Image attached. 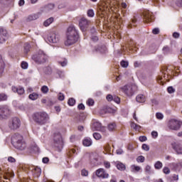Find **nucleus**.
<instances>
[{"mask_svg":"<svg viewBox=\"0 0 182 182\" xmlns=\"http://www.w3.org/2000/svg\"><path fill=\"white\" fill-rule=\"evenodd\" d=\"M79 40V32L75 26L71 25L68 27L66 33V40L65 41V46L75 45Z\"/></svg>","mask_w":182,"mask_h":182,"instance_id":"nucleus-1","label":"nucleus"},{"mask_svg":"<svg viewBox=\"0 0 182 182\" xmlns=\"http://www.w3.org/2000/svg\"><path fill=\"white\" fill-rule=\"evenodd\" d=\"M33 120L38 126H45V124L50 123V118L49 117V114L45 112H36L33 114Z\"/></svg>","mask_w":182,"mask_h":182,"instance_id":"nucleus-2","label":"nucleus"},{"mask_svg":"<svg viewBox=\"0 0 182 182\" xmlns=\"http://www.w3.org/2000/svg\"><path fill=\"white\" fill-rule=\"evenodd\" d=\"M11 144L17 150L22 151L26 149V142H25L23 137L19 134H14L11 136Z\"/></svg>","mask_w":182,"mask_h":182,"instance_id":"nucleus-3","label":"nucleus"},{"mask_svg":"<svg viewBox=\"0 0 182 182\" xmlns=\"http://www.w3.org/2000/svg\"><path fill=\"white\" fill-rule=\"evenodd\" d=\"M31 59L36 63H45L48 60V55L43 50H39L36 54L32 55Z\"/></svg>","mask_w":182,"mask_h":182,"instance_id":"nucleus-4","label":"nucleus"},{"mask_svg":"<svg viewBox=\"0 0 182 182\" xmlns=\"http://www.w3.org/2000/svg\"><path fill=\"white\" fill-rule=\"evenodd\" d=\"M53 146L57 151H61L63 149V139L59 132L54 134Z\"/></svg>","mask_w":182,"mask_h":182,"instance_id":"nucleus-5","label":"nucleus"},{"mask_svg":"<svg viewBox=\"0 0 182 182\" xmlns=\"http://www.w3.org/2000/svg\"><path fill=\"white\" fill-rule=\"evenodd\" d=\"M121 90L125 93L129 97H132L134 93L137 91V85L134 84H129L124 85L120 88Z\"/></svg>","mask_w":182,"mask_h":182,"instance_id":"nucleus-6","label":"nucleus"},{"mask_svg":"<svg viewBox=\"0 0 182 182\" xmlns=\"http://www.w3.org/2000/svg\"><path fill=\"white\" fill-rule=\"evenodd\" d=\"M25 168L26 171H29V173H32L34 178H39V177H41L42 173V169H41V168L33 165H27L25 166Z\"/></svg>","mask_w":182,"mask_h":182,"instance_id":"nucleus-7","label":"nucleus"},{"mask_svg":"<svg viewBox=\"0 0 182 182\" xmlns=\"http://www.w3.org/2000/svg\"><path fill=\"white\" fill-rule=\"evenodd\" d=\"M8 126L11 130H16L21 127V119L18 117L11 118L9 121Z\"/></svg>","mask_w":182,"mask_h":182,"instance_id":"nucleus-8","label":"nucleus"},{"mask_svg":"<svg viewBox=\"0 0 182 182\" xmlns=\"http://www.w3.org/2000/svg\"><path fill=\"white\" fill-rule=\"evenodd\" d=\"M47 41L50 45H58L60 41V37L56 33H50L47 36Z\"/></svg>","mask_w":182,"mask_h":182,"instance_id":"nucleus-9","label":"nucleus"},{"mask_svg":"<svg viewBox=\"0 0 182 182\" xmlns=\"http://www.w3.org/2000/svg\"><path fill=\"white\" fill-rule=\"evenodd\" d=\"M181 126V122L177 119H171L168 122V127L171 130H178Z\"/></svg>","mask_w":182,"mask_h":182,"instance_id":"nucleus-10","label":"nucleus"},{"mask_svg":"<svg viewBox=\"0 0 182 182\" xmlns=\"http://www.w3.org/2000/svg\"><path fill=\"white\" fill-rule=\"evenodd\" d=\"M11 112L9 111V108L8 107L3 105L0 107V119L4 120V119H6L8 116H9Z\"/></svg>","mask_w":182,"mask_h":182,"instance_id":"nucleus-11","label":"nucleus"},{"mask_svg":"<svg viewBox=\"0 0 182 182\" xmlns=\"http://www.w3.org/2000/svg\"><path fill=\"white\" fill-rule=\"evenodd\" d=\"M90 24V21L86 19L85 18H82L79 21V26L82 32H85V31L89 28Z\"/></svg>","mask_w":182,"mask_h":182,"instance_id":"nucleus-12","label":"nucleus"},{"mask_svg":"<svg viewBox=\"0 0 182 182\" xmlns=\"http://www.w3.org/2000/svg\"><path fill=\"white\" fill-rule=\"evenodd\" d=\"M91 129L93 132H105V127H102V124L98 121H95L92 123Z\"/></svg>","mask_w":182,"mask_h":182,"instance_id":"nucleus-13","label":"nucleus"},{"mask_svg":"<svg viewBox=\"0 0 182 182\" xmlns=\"http://www.w3.org/2000/svg\"><path fill=\"white\" fill-rule=\"evenodd\" d=\"M107 8H110L112 11L117 9L119 5H117V1L114 0H105L104 1Z\"/></svg>","mask_w":182,"mask_h":182,"instance_id":"nucleus-14","label":"nucleus"},{"mask_svg":"<svg viewBox=\"0 0 182 182\" xmlns=\"http://www.w3.org/2000/svg\"><path fill=\"white\" fill-rule=\"evenodd\" d=\"M144 16V22H151L153 19H154V16H153V13H151L150 11H145L143 13Z\"/></svg>","mask_w":182,"mask_h":182,"instance_id":"nucleus-15","label":"nucleus"},{"mask_svg":"<svg viewBox=\"0 0 182 182\" xmlns=\"http://www.w3.org/2000/svg\"><path fill=\"white\" fill-rule=\"evenodd\" d=\"M96 176L100 178H109V173L102 168L96 171Z\"/></svg>","mask_w":182,"mask_h":182,"instance_id":"nucleus-16","label":"nucleus"},{"mask_svg":"<svg viewBox=\"0 0 182 182\" xmlns=\"http://www.w3.org/2000/svg\"><path fill=\"white\" fill-rule=\"evenodd\" d=\"M171 147L177 153V154H182V146L178 142H173Z\"/></svg>","mask_w":182,"mask_h":182,"instance_id":"nucleus-17","label":"nucleus"},{"mask_svg":"<svg viewBox=\"0 0 182 182\" xmlns=\"http://www.w3.org/2000/svg\"><path fill=\"white\" fill-rule=\"evenodd\" d=\"M11 90L14 92V93H18V95H22L25 93V89L21 86L16 87L13 85L11 87Z\"/></svg>","mask_w":182,"mask_h":182,"instance_id":"nucleus-18","label":"nucleus"},{"mask_svg":"<svg viewBox=\"0 0 182 182\" xmlns=\"http://www.w3.org/2000/svg\"><path fill=\"white\" fill-rule=\"evenodd\" d=\"M8 39V33L6 30L0 28V43H4Z\"/></svg>","mask_w":182,"mask_h":182,"instance_id":"nucleus-19","label":"nucleus"},{"mask_svg":"<svg viewBox=\"0 0 182 182\" xmlns=\"http://www.w3.org/2000/svg\"><path fill=\"white\" fill-rule=\"evenodd\" d=\"M38 71L39 73H42V72H44L45 75H52V68L50 66H47L44 68H38Z\"/></svg>","mask_w":182,"mask_h":182,"instance_id":"nucleus-20","label":"nucleus"},{"mask_svg":"<svg viewBox=\"0 0 182 182\" xmlns=\"http://www.w3.org/2000/svg\"><path fill=\"white\" fill-rule=\"evenodd\" d=\"M82 144L85 147H90V146L93 144V141H92V139L89 137H85L82 141Z\"/></svg>","mask_w":182,"mask_h":182,"instance_id":"nucleus-21","label":"nucleus"},{"mask_svg":"<svg viewBox=\"0 0 182 182\" xmlns=\"http://www.w3.org/2000/svg\"><path fill=\"white\" fill-rule=\"evenodd\" d=\"M39 16H41V13H37L35 14H31L27 17V21H36V19H38Z\"/></svg>","mask_w":182,"mask_h":182,"instance_id":"nucleus-22","label":"nucleus"},{"mask_svg":"<svg viewBox=\"0 0 182 182\" xmlns=\"http://www.w3.org/2000/svg\"><path fill=\"white\" fill-rule=\"evenodd\" d=\"M116 167L118 170H120V171H124V170H126V165L120 161L116 162Z\"/></svg>","mask_w":182,"mask_h":182,"instance_id":"nucleus-23","label":"nucleus"},{"mask_svg":"<svg viewBox=\"0 0 182 182\" xmlns=\"http://www.w3.org/2000/svg\"><path fill=\"white\" fill-rule=\"evenodd\" d=\"M96 52L98 53H106V51L107 50V48L105 46H100L98 48H95Z\"/></svg>","mask_w":182,"mask_h":182,"instance_id":"nucleus-24","label":"nucleus"},{"mask_svg":"<svg viewBox=\"0 0 182 182\" xmlns=\"http://www.w3.org/2000/svg\"><path fill=\"white\" fill-rule=\"evenodd\" d=\"M136 100L138 103H144V102H146V96L144 95H138L136 97Z\"/></svg>","mask_w":182,"mask_h":182,"instance_id":"nucleus-25","label":"nucleus"},{"mask_svg":"<svg viewBox=\"0 0 182 182\" xmlns=\"http://www.w3.org/2000/svg\"><path fill=\"white\" fill-rule=\"evenodd\" d=\"M132 173H139L141 170V167L136 166L135 164L130 166Z\"/></svg>","mask_w":182,"mask_h":182,"instance_id":"nucleus-26","label":"nucleus"},{"mask_svg":"<svg viewBox=\"0 0 182 182\" xmlns=\"http://www.w3.org/2000/svg\"><path fill=\"white\" fill-rule=\"evenodd\" d=\"M131 127L136 132H140L141 130V127L134 122L131 123Z\"/></svg>","mask_w":182,"mask_h":182,"instance_id":"nucleus-27","label":"nucleus"},{"mask_svg":"<svg viewBox=\"0 0 182 182\" xmlns=\"http://www.w3.org/2000/svg\"><path fill=\"white\" fill-rule=\"evenodd\" d=\"M4 68H5V64L4 63V60H2V57L0 55V76H2Z\"/></svg>","mask_w":182,"mask_h":182,"instance_id":"nucleus-28","label":"nucleus"},{"mask_svg":"<svg viewBox=\"0 0 182 182\" xmlns=\"http://www.w3.org/2000/svg\"><path fill=\"white\" fill-rule=\"evenodd\" d=\"M38 97H39V94L36 92H33L28 96V99H30V100H37Z\"/></svg>","mask_w":182,"mask_h":182,"instance_id":"nucleus-29","label":"nucleus"},{"mask_svg":"<svg viewBox=\"0 0 182 182\" xmlns=\"http://www.w3.org/2000/svg\"><path fill=\"white\" fill-rule=\"evenodd\" d=\"M58 64L62 66V68H65V66L68 65V60L66 58H63L58 60Z\"/></svg>","mask_w":182,"mask_h":182,"instance_id":"nucleus-30","label":"nucleus"},{"mask_svg":"<svg viewBox=\"0 0 182 182\" xmlns=\"http://www.w3.org/2000/svg\"><path fill=\"white\" fill-rule=\"evenodd\" d=\"M53 22V17H50L43 22V26L46 27L49 26Z\"/></svg>","mask_w":182,"mask_h":182,"instance_id":"nucleus-31","label":"nucleus"},{"mask_svg":"<svg viewBox=\"0 0 182 182\" xmlns=\"http://www.w3.org/2000/svg\"><path fill=\"white\" fill-rule=\"evenodd\" d=\"M154 167L156 170H161V168H163V163H161V161H157L154 164Z\"/></svg>","mask_w":182,"mask_h":182,"instance_id":"nucleus-32","label":"nucleus"},{"mask_svg":"<svg viewBox=\"0 0 182 182\" xmlns=\"http://www.w3.org/2000/svg\"><path fill=\"white\" fill-rule=\"evenodd\" d=\"M162 52L164 55H168V53H171V50H170V48H168V46H165L163 48Z\"/></svg>","mask_w":182,"mask_h":182,"instance_id":"nucleus-33","label":"nucleus"},{"mask_svg":"<svg viewBox=\"0 0 182 182\" xmlns=\"http://www.w3.org/2000/svg\"><path fill=\"white\" fill-rule=\"evenodd\" d=\"M136 22H137V20L136 18H132V21H129L127 23L128 28H132V26H136Z\"/></svg>","mask_w":182,"mask_h":182,"instance_id":"nucleus-34","label":"nucleus"},{"mask_svg":"<svg viewBox=\"0 0 182 182\" xmlns=\"http://www.w3.org/2000/svg\"><path fill=\"white\" fill-rule=\"evenodd\" d=\"M31 150H33L36 153L39 151V147L38 146V145L35 142L31 144Z\"/></svg>","mask_w":182,"mask_h":182,"instance_id":"nucleus-35","label":"nucleus"},{"mask_svg":"<svg viewBox=\"0 0 182 182\" xmlns=\"http://www.w3.org/2000/svg\"><path fill=\"white\" fill-rule=\"evenodd\" d=\"M31 50V44L26 43L24 44V53H28Z\"/></svg>","mask_w":182,"mask_h":182,"instance_id":"nucleus-36","label":"nucleus"},{"mask_svg":"<svg viewBox=\"0 0 182 182\" xmlns=\"http://www.w3.org/2000/svg\"><path fill=\"white\" fill-rule=\"evenodd\" d=\"M21 69L26 70L29 68V65L26 61H22L21 63Z\"/></svg>","mask_w":182,"mask_h":182,"instance_id":"nucleus-37","label":"nucleus"},{"mask_svg":"<svg viewBox=\"0 0 182 182\" xmlns=\"http://www.w3.org/2000/svg\"><path fill=\"white\" fill-rule=\"evenodd\" d=\"M41 90L42 93H43L44 95H46V93L49 92V87H48V86L46 85H43V87H41Z\"/></svg>","mask_w":182,"mask_h":182,"instance_id":"nucleus-38","label":"nucleus"},{"mask_svg":"<svg viewBox=\"0 0 182 182\" xmlns=\"http://www.w3.org/2000/svg\"><path fill=\"white\" fill-rule=\"evenodd\" d=\"M7 100H8V95H6L5 93L0 94V102H4Z\"/></svg>","mask_w":182,"mask_h":182,"instance_id":"nucleus-39","label":"nucleus"},{"mask_svg":"<svg viewBox=\"0 0 182 182\" xmlns=\"http://www.w3.org/2000/svg\"><path fill=\"white\" fill-rule=\"evenodd\" d=\"M114 129H116L115 123H111L108 125V130H109V132H113V130H114Z\"/></svg>","mask_w":182,"mask_h":182,"instance_id":"nucleus-40","label":"nucleus"},{"mask_svg":"<svg viewBox=\"0 0 182 182\" xmlns=\"http://www.w3.org/2000/svg\"><path fill=\"white\" fill-rule=\"evenodd\" d=\"M76 103V100L74 98H70L68 102V105L69 106H75V104Z\"/></svg>","mask_w":182,"mask_h":182,"instance_id":"nucleus-41","label":"nucleus"},{"mask_svg":"<svg viewBox=\"0 0 182 182\" xmlns=\"http://www.w3.org/2000/svg\"><path fill=\"white\" fill-rule=\"evenodd\" d=\"M156 117L158 119V120H163V119H164V115L161 112H157L156 114Z\"/></svg>","mask_w":182,"mask_h":182,"instance_id":"nucleus-42","label":"nucleus"},{"mask_svg":"<svg viewBox=\"0 0 182 182\" xmlns=\"http://www.w3.org/2000/svg\"><path fill=\"white\" fill-rule=\"evenodd\" d=\"M93 137L95 140H100V139H102V135L100 133L95 132L93 134Z\"/></svg>","mask_w":182,"mask_h":182,"instance_id":"nucleus-43","label":"nucleus"},{"mask_svg":"<svg viewBox=\"0 0 182 182\" xmlns=\"http://www.w3.org/2000/svg\"><path fill=\"white\" fill-rule=\"evenodd\" d=\"M87 16H89V18H93V16H95V11L93 9H89L87 11Z\"/></svg>","mask_w":182,"mask_h":182,"instance_id":"nucleus-44","label":"nucleus"},{"mask_svg":"<svg viewBox=\"0 0 182 182\" xmlns=\"http://www.w3.org/2000/svg\"><path fill=\"white\" fill-rule=\"evenodd\" d=\"M145 171L146 173H147V174H151V173H153V171H151V166H150L149 165H147L145 167Z\"/></svg>","mask_w":182,"mask_h":182,"instance_id":"nucleus-45","label":"nucleus"},{"mask_svg":"<svg viewBox=\"0 0 182 182\" xmlns=\"http://www.w3.org/2000/svg\"><path fill=\"white\" fill-rule=\"evenodd\" d=\"M144 156H139L136 158V161L137 163H144Z\"/></svg>","mask_w":182,"mask_h":182,"instance_id":"nucleus-46","label":"nucleus"},{"mask_svg":"<svg viewBox=\"0 0 182 182\" xmlns=\"http://www.w3.org/2000/svg\"><path fill=\"white\" fill-rule=\"evenodd\" d=\"M120 64L122 68H127L129 66V61L122 60Z\"/></svg>","mask_w":182,"mask_h":182,"instance_id":"nucleus-47","label":"nucleus"},{"mask_svg":"<svg viewBox=\"0 0 182 182\" xmlns=\"http://www.w3.org/2000/svg\"><path fill=\"white\" fill-rule=\"evenodd\" d=\"M53 8H55V4H48V5L46 6V9L48 11H50V10L53 9Z\"/></svg>","mask_w":182,"mask_h":182,"instance_id":"nucleus-48","label":"nucleus"},{"mask_svg":"<svg viewBox=\"0 0 182 182\" xmlns=\"http://www.w3.org/2000/svg\"><path fill=\"white\" fill-rule=\"evenodd\" d=\"M9 177H14V174L11 173H8L4 175V178L5 180H9Z\"/></svg>","mask_w":182,"mask_h":182,"instance_id":"nucleus-49","label":"nucleus"},{"mask_svg":"<svg viewBox=\"0 0 182 182\" xmlns=\"http://www.w3.org/2000/svg\"><path fill=\"white\" fill-rule=\"evenodd\" d=\"M112 102H114L115 103H117V105H119V103H120V98L116 95H114Z\"/></svg>","mask_w":182,"mask_h":182,"instance_id":"nucleus-50","label":"nucleus"},{"mask_svg":"<svg viewBox=\"0 0 182 182\" xmlns=\"http://www.w3.org/2000/svg\"><path fill=\"white\" fill-rule=\"evenodd\" d=\"M142 150H145V151H149V150H150V147L149 146V145L144 144H142Z\"/></svg>","mask_w":182,"mask_h":182,"instance_id":"nucleus-51","label":"nucleus"},{"mask_svg":"<svg viewBox=\"0 0 182 182\" xmlns=\"http://www.w3.org/2000/svg\"><path fill=\"white\" fill-rule=\"evenodd\" d=\"M81 174L82 176H83L84 177H87V176H89V172L87 171H86L85 169H82L81 171Z\"/></svg>","mask_w":182,"mask_h":182,"instance_id":"nucleus-52","label":"nucleus"},{"mask_svg":"<svg viewBox=\"0 0 182 182\" xmlns=\"http://www.w3.org/2000/svg\"><path fill=\"white\" fill-rule=\"evenodd\" d=\"M163 173L164 174H168L170 173V168L168 167H167V166L164 167Z\"/></svg>","mask_w":182,"mask_h":182,"instance_id":"nucleus-53","label":"nucleus"},{"mask_svg":"<svg viewBox=\"0 0 182 182\" xmlns=\"http://www.w3.org/2000/svg\"><path fill=\"white\" fill-rule=\"evenodd\" d=\"M8 161L9 163H16V159L12 156H9L8 157Z\"/></svg>","mask_w":182,"mask_h":182,"instance_id":"nucleus-54","label":"nucleus"},{"mask_svg":"<svg viewBox=\"0 0 182 182\" xmlns=\"http://www.w3.org/2000/svg\"><path fill=\"white\" fill-rule=\"evenodd\" d=\"M58 100H60V101L65 100V95H63V93L60 92L58 94Z\"/></svg>","mask_w":182,"mask_h":182,"instance_id":"nucleus-55","label":"nucleus"},{"mask_svg":"<svg viewBox=\"0 0 182 182\" xmlns=\"http://www.w3.org/2000/svg\"><path fill=\"white\" fill-rule=\"evenodd\" d=\"M114 96L112 95H107V100L108 102H113V99H114Z\"/></svg>","mask_w":182,"mask_h":182,"instance_id":"nucleus-56","label":"nucleus"},{"mask_svg":"<svg viewBox=\"0 0 182 182\" xmlns=\"http://www.w3.org/2000/svg\"><path fill=\"white\" fill-rule=\"evenodd\" d=\"M87 105H88V106H93V105H95V101L92 99H89L87 101Z\"/></svg>","mask_w":182,"mask_h":182,"instance_id":"nucleus-57","label":"nucleus"},{"mask_svg":"<svg viewBox=\"0 0 182 182\" xmlns=\"http://www.w3.org/2000/svg\"><path fill=\"white\" fill-rule=\"evenodd\" d=\"M151 2L152 3L154 6H159L160 1L159 0H151Z\"/></svg>","mask_w":182,"mask_h":182,"instance_id":"nucleus-58","label":"nucleus"},{"mask_svg":"<svg viewBox=\"0 0 182 182\" xmlns=\"http://www.w3.org/2000/svg\"><path fill=\"white\" fill-rule=\"evenodd\" d=\"M167 91L168 93L171 94L174 93V92H176V90L173 87H168Z\"/></svg>","mask_w":182,"mask_h":182,"instance_id":"nucleus-59","label":"nucleus"},{"mask_svg":"<svg viewBox=\"0 0 182 182\" xmlns=\"http://www.w3.org/2000/svg\"><path fill=\"white\" fill-rule=\"evenodd\" d=\"M57 74L58 75L59 77H65V73L61 70L57 71Z\"/></svg>","mask_w":182,"mask_h":182,"instance_id":"nucleus-60","label":"nucleus"},{"mask_svg":"<svg viewBox=\"0 0 182 182\" xmlns=\"http://www.w3.org/2000/svg\"><path fill=\"white\" fill-rule=\"evenodd\" d=\"M152 33H154V35H159V33H160V29L155 28L152 30Z\"/></svg>","mask_w":182,"mask_h":182,"instance_id":"nucleus-61","label":"nucleus"},{"mask_svg":"<svg viewBox=\"0 0 182 182\" xmlns=\"http://www.w3.org/2000/svg\"><path fill=\"white\" fill-rule=\"evenodd\" d=\"M139 141H146L147 140V137L146 136H141L139 138Z\"/></svg>","mask_w":182,"mask_h":182,"instance_id":"nucleus-62","label":"nucleus"},{"mask_svg":"<svg viewBox=\"0 0 182 182\" xmlns=\"http://www.w3.org/2000/svg\"><path fill=\"white\" fill-rule=\"evenodd\" d=\"M175 4L177 6H182V0H176Z\"/></svg>","mask_w":182,"mask_h":182,"instance_id":"nucleus-63","label":"nucleus"},{"mask_svg":"<svg viewBox=\"0 0 182 182\" xmlns=\"http://www.w3.org/2000/svg\"><path fill=\"white\" fill-rule=\"evenodd\" d=\"M104 166H105V168H109L110 167V162L105 161L104 162Z\"/></svg>","mask_w":182,"mask_h":182,"instance_id":"nucleus-64","label":"nucleus"}]
</instances>
